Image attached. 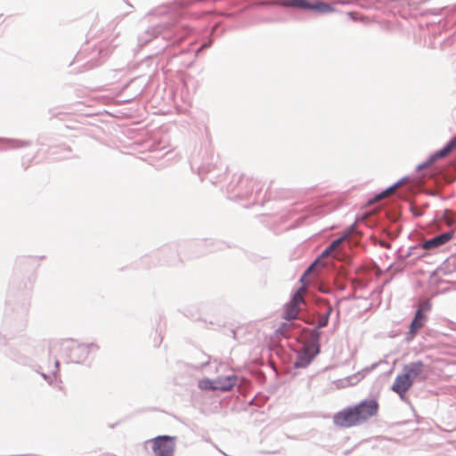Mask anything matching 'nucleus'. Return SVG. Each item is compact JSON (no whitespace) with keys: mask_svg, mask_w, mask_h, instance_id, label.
<instances>
[{"mask_svg":"<svg viewBox=\"0 0 456 456\" xmlns=\"http://www.w3.org/2000/svg\"><path fill=\"white\" fill-rule=\"evenodd\" d=\"M379 404L376 401H362L359 404L347 407L333 416L334 424L341 428L359 426L375 416Z\"/></svg>","mask_w":456,"mask_h":456,"instance_id":"1","label":"nucleus"},{"mask_svg":"<svg viewBox=\"0 0 456 456\" xmlns=\"http://www.w3.org/2000/svg\"><path fill=\"white\" fill-rule=\"evenodd\" d=\"M452 237H453V232H444L443 234H440L438 236H436V237L427 240L423 244V248L425 249H431L434 248L440 247V246L447 243L448 241H450L452 239Z\"/></svg>","mask_w":456,"mask_h":456,"instance_id":"5","label":"nucleus"},{"mask_svg":"<svg viewBox=\"0 0 456 456\" xmlns=\"http://www.w3.org/2000/svg\"><path fill=\"white\" fill-rule=\"evenodd\" d=\"M456 149V136L452 138L445 147L436 152V158H444Z\"/></svg>","mask_w":456,"mask_h":456,"instance_id":"12","label":"nucleus"},{"mask_svg":"<svg viewBox=\"0 0 456 456\" xmlns=\"http://www.w3.org/2000/svg\"><path fill=\"white\" fill-rule=\"evenodd\" d=\"M199 387L202 390H216L215 389V379L210 380L208 379H201L199 383Z\"/></svg>","mask_w":456,"mask_h":456,"instance_id":"13","label":"nucleus"},{"mask_svg":"<svg viewBox=\"0 0 456 456\" xmlns=\"http://www.w3.org/2000/svg\"><path fill=\"white\" fill-rule=\"evenodd\" d=\"M55 367H56V370H59V362L57 361L55 362Z\"/></svg>","mask_w":456,"mask_h":456,"instance_id":"20","label":"nucleus"},{"mask_svg":"<svg viewBox=\"0 0 456 456\" xmlns=\"http://www.w3.org/2000/svg\"><path fill=\"white\" fill-rule=\"evenodd\" d=\"M280 3L287 7H295L302 10H308V0H279Z\"/></svg>","mask_w":456,"mask_h":456,"instance_id":"10","label":"nucleus"},{"mask_svg":"<svg viewBox=\"0 0 456 456\" xmlns=\"http://www.w3.org/2000/svg\"><path fill=\"white\" fill-rule=\"evenodd\" d=\"M308 10L316 11L322 13L335 12V9L330 4L322 1H315L314 3L309 2Z\"/></svg>","mask_w":456,"mask_h":456,"instance_id":"9","label":"nucleus"},{"mask_svg":"<svg viewBox=\"0 0 456 456\" xmlns=\"http://www.w3.org/2000/svg\"><path fill=\"white\" fill-rule=\"evenodd\" d=\"M294 328V323L291 321L281 322L275 330V334L278 336L286 337L289 331Z\"/></svg>","mask_w":456,"mask_h":456,"instance_id":"11","label":"nucleus"},{"mask_svg":"<svg viewBox=\"0 0 456 456\" xmlns=\"http://www.w3.org/2000/svg\"><path fill=\"white\" fill-rule=\"evenodd\" d=\"M237 383L235 375H227L225 377H218L215 379V389L222 391L231 390Z\"/></svg>","mask_w":456,"mask_h":456,"instance_id":"6","label":"nucleus"},{"mask_svg":"<svg viewBox=\"0 0 456 456\" xmlns=\"http://www.w3.org/2000/svg\"><path fill=\"white\" fill-rule=\"evenodd\" d=\"M430 308H431V305L428 301L421 302L419 305V309H421V313H423V311H428Z\"/></svg>","mask_w":456,"mask_h":456,"instance_id":"16","label":"nucleus"},{"mask_svg":"<svg viewBox=\"0 0 456 456\" xmlns=\"http://www.w3.org/2000/svg\"><path fill=\"white\" fill-rule=\"evenodd\" d=\"M396 189V185H394L388 189H387L386 191H384L383 192H381L380 194H379L377 197H376V200H380L386 197H388L389 195H391Z\"/></svg>","mask_w":456,"mask_h":456,"instance_id":"14","label":"nucleus"},{"mask_svg":"<svg viewBox=\"0 0 456 456\" xmlns=\"http://www.w3.org/2000/svg\"><path fill=\"white\" fill-rule=\"evenodd\" d=\"M345 240V237H341L336 240H334L329 247H330V250H336L339 246L340 244L343 242V240Z\"/></svg>","mask_w":456,"mask_h":456,"instance_id":"15","label":"nucleus"},{"mask_svg":"<svg viewBox=\"0 0 456 456\" xmlns=\"http://www.w3.org/2000/svg\"><path fill=\"white\" fill-rule=\"evenodd\" d=\"M424 364L418 361L405 365L403 373L397 375L392 386V390L401 397L410 389L414 379L423 371Z\"/></svg>","mask_w":456,"mask_h":456,"instance_id":"3","label":"nucleus"},{"mask_svg":"<svg viewBox=\"0 0 456 456\" xmlns=\"http://www.w3.org/2000/svg\"><path fill=\"white\" fill-rule=\"evenodd\" d=\"M304 359L302 358L301 361H303ZM310 362V360H307L305 363H303L302 362H297L296 365L297 366H303L305 364H307L308 362Z\"/></svg>","mask_w":456,"mask_h":456,"instance_id":"18","label":"nucleus"},{"mask_svg":"<svg viewBox=\"0 0 456 456\" xmlns=\"http://www.w3.org/2000/svg\"><path fill=\"white\" fill-rule=\"evenodd\" d=\"M151 442L155 456H173L175 443V436H160Z\"/></svg>","mask_w":456,"mask_h":456,"instance_id":"4","label":"nucleus"},{"mask_svg":"<svg viewBox=\"0 0 456 456\" xmlns=\"http://www.w3.org/2000/svg\"><path fill=\"white\" fill-rule=\"evenodd\" d=\"M316 265L317 262H314L307 268L300 279L303 285L296 291L291 300L284 305L282 314V318L284 320L293 321L297 318L300 311L302 310V305L305 304L304 297L307 291V284L309 283L307 276L312 273Z\"/></svg>","mask_w":456,"mask_h":456,"instance_id":"2","label":"nucleus"},{"mask_svg":"<svg viewBox=\"0 0 456 456\" xmlns=\"http://www.w3.org/2000/svg\"><path fill=\"white\" fill-rule=\"evenodd\" d=\"M97 348V346L94 345L90 346H82L78 345L74 341H66L61 344V350L62 351H77L79 353H84L86 351H90L91 349Z\"/></svg>","mask_w":456,"mask_h":456,"instance_id":"8","label":"nucleus"},{"mask_svg":"<svg viewBox=\"0 0 456 456\" xmlns=\"http://www.w3.org/2000/svg\"><path fill=\"white\" fill-rule=\"evenodd\" d=\"M69 357L72 361H73V360H75V357H73L71 354H69Z\"/></svg>","mask_w":456,"mask_h":456,"instance_id":"21","label":"nucleus"},{"mask_svg":"<svg viewBox=\"0 0 456 456\" xmlns=\"http://www.w3.org/2000/svg\"><path fill=\"white\" fill-rule=\"evenodd\" d=\"M333 250H330V247H328L322 253L323 256H329Z\"/></svg>","mask_w":456,"mask_h":456,"instance_id":"17","label":"nucleus"},{"mask_svg":"<svg viewBox=\"0 0 456 456\" xmlns=\"http://www.w3.org/2000/svg\"><path fill=\"white\" fill-rule=\"evenodd\" d=\"M348 15L353 19L354 20V12H349Z\"/></svg>","mask_w":456,"mask_h":456,"instance_id":"19","label":"nucleus"},{"mask_svg":"<svg viewBox=\"0 0 456 456\" xmlns=\"http://www.w3.org/2000/svg\"><path fill=\"white\" fill-rule=\"evenodd\" d=\"M426 319L427 316L421 313V309H418L410 326V333L411 336H414L424 326Z\"/></svg>","mask_w":456,"mask_h":456,"instance_id":"7","label":"nucleus"}]
</instances>
